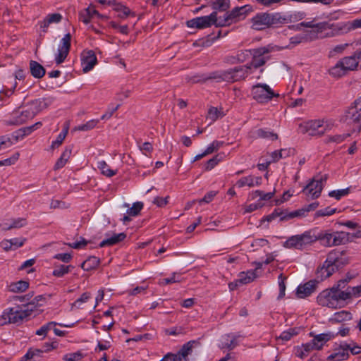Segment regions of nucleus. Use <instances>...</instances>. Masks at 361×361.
<instances>
[{"label":"nucleus","mask_w":361,"mask_h":361,"mask_svg":"<svg viewBox=\"0 0 361 361\" xmlns=\"http://www.w3.org/2000/svg\"><path fill=\"white\" fill-rule=\"evenodd\" d=\"M345 121L349 123H357L361 126V106L353 102L345 112Z\"/></svg>","instance_id":"nucleus-17"},{"label":"nucleus","mask_w":361,"mask_h":361,"mask_svg":"<svg viewBox=\"0 0 361 361\" xmlns=\"http://www.w3.org/2000/svg\"><path fill=\"white\" fill-rule=\"evenodd\" d=\"M144 204L142 202H136L133 204V206L128 209L127 214L128 216H136L140 211L143 209Z\"/></svg>","instance_id":"nucleus-53"},{"label":"nucleus","mask_w":361,"mask_h":361,"mask_svg":"<svg viewBox=\"0 0 361 361\" xmlns=\"http://www.w3.org/2000/svg\"><path fill=\"white\" fill-rule=\"evenodd\" d=\"M99 122V119H92L84 124L79 125L75 129L80 131H88L93 129Z\"/></svg>","instance_id":"nucleus-52"},{"label":"nucleus","mask_w":361,"mask_h":361,"mask_svg":"<svg viewBox=\"0 0 361 361\" xmlns=\"http://www.w3.org/2000/svg\"><path fill=\"white\" fill-rule=\"evenodd\" d=\"M352 318V314L348 311L342 310L334 314V319L338 322L350 320Z\"/></svg>","instance_id":"nucleus-56"},{"label":"nucleus","mask_w":361,"mask_h":361,"mask_svg":"<svg viewBox=\"0 0 361 361\" xmlns=\"http://www.w3.org/2000/svg\"><path fill=\"white\" fill-rule=\"evenodd\" d=\"M243 69H230L227 74H219L217 72H213L209 75H195L188 78V82L191 83L204 82L208 80L214 79L217 81L226 80L232 79L233 80H238V73H240Z\"/></svg>","instance_id":"nucleus-9"},{"label":"nucleus","mask_w":361,"mask_h":361,"mask_svg":"<svg viewBox=\"0 0 361 361\" xmlns=\"http://www.w3.org/2000/svg\"><path fill=\"white\" fill-rule=\"evenodd\" d=\"M337 30L341 32H348L351 30L361 28V18L351 22L343 23L336 25Z\"/></svg>","instance_id":"nucleus-26"},{"label":"nucleus","mask_w":361,"mask_h":361,"mask_svg":"<svg viewBox=\"0 0 361 361\" xmlns=\"http://www.w3.org/2000/svg\"><path fill=\"white\" fill-rule=\"evenodd\" d=\"M349 188L329 192V195L331 197H335L336 200H340L341 197L346 196L349 194Z\"/></svg>","instance_id":"nucleus-60"},{"label":"nucleus","mask_w":361,"mask_h":361,"mask_svg":"<svg viewBox=\"0 0 361 361\" xmlns=\"http://www.w3.org/2000/svg\"><path fill=\"white\" fill-rule=\"evenodd\" d=\"M25 315V314L23 311V307L20 305L6 308L0 315V326L10 324L19 325L26 319Z\"/></svg>","instance_id":"nucleus-8"},{"label":"nucleus","mask_w":361,"mask_h":361,"mask_svg":"<svg viewBox=\"0 0 361 361\" xmlns=\"http://www.w3.org/2000/svg\"><path fill=\"white\" fill-rule=\"evenodd\" d=\"M38 304L35 301H29L27 303L22 304L20 306L23 307V311L25 314V317L27 318L31 316L32 313L37 310Z\"/></svg>","instance_id":"nucleus-47"},{"label":"nucleus","mask_w":361,"mask_h":361,"mask_svg":"<svg viewBox=\"0 0 361 361\" xmlns=\"http://www.w3.org/2000/svg\"><path fill=\"white\" fill-rule=\"evenodd\" d=\"M97 62L96 55L92 50L83 51L81 54V63L83 68H93Z\"/></svg>","instance_id":"nucleus-22"},{"label":"nucleus","mask_w":361,"mask_h":361,"mask_svg":"<svg viewBox=\"0 0 361 361\" xmlns=\"http://www.w3.org/2000/svg\"><path fill=\"white\" fill-rule=\"evenodd\" d=\"M239 337V335L233 333L222 336L219 348L229 350L234 349L238 345L237 339Z\"/></svg>","instance_id":"nucleus-19"},{"label":"nucleus","mask_w":361,"mask_h":361,"mask_svg":"<svg viewBox=\"0 0 361 361\" xmlns=\"http://www.w3.org/2000/svg\"><path fill=\"white\" fill-rule=\"evenodd\" d=\"M83 357L84 356L80 351H77L64 355L63 360L64 361H80Z\"/></svg>","instance_id":"nucleus-59"},{"label":"nucleus","mask_w":361,"mask_h":361,"mask_svg":"<svg viewBox=\"0 0 361 361\" xmlns=\"http://www.w3.org/2000/svg\"><path fill=\"white\" fill-rule=\"evenodd\" d=\"M262 183V177L261 176H248L242 177L240 178L237 183L236 185L238 188H243L245 186H248L250 188L254 187V186H258Z\"/></svg>","instance_id":"nucleus-23"},{"label":"nucleus","mask_w":361,"mask_h":361,"mask_svg":"<svg viewBox=\"0 0 361 361\" xmlns=\"http://www.w3.org/2000/svg\"><path fill=\"white\" fill-rule=\"evenodd\" d=\"M348 348L350 344L346 342H342L336 352L327 357L328 361H343L346 360L349 357Z\"/></svg>","instance_id":"nucleus-18"},{"label":"nucleus","mask_w":361,"mask_h":361,"mask_svg":"<svg viewBox=\"0 0 361 361\" xmlns=\"http://www.w3.org/2000/svg\"><path fill=\"white\" fill-rule=\"evenodd\" d=\"M289 41H290V42H289L288 45H287L284 47H279L281 48V50L283 49H292L293 47H294L295 46H296L300 43L306 42L302 33L296 35L293 37H291L290 38Z\"/></svg>","instance_id":"nucleus-46"},{"label":"nucleus","mask_w":361,"mask_h":361,"mask_svg":"<svg viewBox=\"0 0 361 361\" xmlns=\"http://www.w3.org/2000/svg\"><path fill=\"white\" fill-rule=\"evenodd\" d=\"M315 242L319 241L324 247H332L345 244L348 241V233L343 231H331L330 230H319L313 228Z\"/></svg>","instance_id":"nucleus-3"},{"label":"nucleus","mask_w":361,"mask_h":361,"mask_svg":"<svg viewBox=\"0 0 361 361\" xmlns=\"http://www.w3.org/2000/svg\"><path fill=\"white\" fill-rule=\"evenodd\" d=\"M34 131L32 126H27L18 129L15 132L16 139H23L25 136L29 135Z\"/></svg>","instance_id":"nucleus-58"},{"label":"nucleus","mask_w":361,"mask_h":361,"mask_svg":"<svg viewBox=\"0 0 361 361\" xmlns=\"http://www.w3.org/2000/svg\"><path fill=\"white\" fill-rule=\"evenodd\" d=\"M336 208L326 207V208L317 211L316 213L314 214V217L317 218L321 216H329L335 214L336 212Z\"/></svg>","instance_id":"nucleus-55"},{"label":"nucleus","mask_w":361,"mask_h":361,"mask_svg":"<svg viewBox=\"0 0 361 361\" xmlns=\"http://www.w3.org/2000/svg\"><path fill=\"white\" fill-rule=\"evenodd\" d=\"M289 155V151L286 149H281L280 150H275L273 152H271V161L272 162H276L280 159L286 158L288 157Z\"/></svg>","instance_id":"nucleus-54"},{"label":"nucleus","mask_w":361,"mask_h":361,"mask_svg":"<svg viewBox=\"0 0 361 361\" xmlns=\"http://www.w3.org/2000/svg\"><path fill=\"white\" fill-rule=\"evenodd\" d=\"M319 281L310 280L304 284L299 285L296 288V295L298 298H305L316 290Z\"/></svg>","instance_id":"nucleus-16"},{"label":"nucleus","mask_w":361,"mask_h":361,"mask_svg":"<svg viewBox=\"0 0 361 361\" xmlns=\"http://www.w3.org/2000/svg\"><path fill=\"white\" fill-rule=\"evenodd\" d=\"M69 127L68 124L64 125L62 130L58 135L56 139L51 142V148L55 149L59 147L65 140L68 133Z\"/></svg>","instance_id":"nucleus-38"},{"label":"nucleus","mask_w":361,"mask_h":361,"mask_svg":"<svg viewBox=\"0 0 361 361\" xmlns=\"http://www.w3.org/2000/svg\"><path fill=\"white\" fill-rule=\"evenodd\" d=\"M137 145L142 154L146 156H148L153 151V146L149 142H145L142 144H140V142H137Z\"/></svg>","instance_id":"nucleus-63"},{"label":"nucleus","mask_w":361,"mask_h":361,"mask_svg":"<svg viewBox=\"0 0 361 361\" xmlns=\"http://www.w3.org/2000/svg\"><path fill=\"white\" fill-rule=\"evenodd\" d=\"M331 121L321 119L310 120L300 125L302 133H308L311 136H322L325 132L331 129Z\"/></svg>","instance_id":"nucleus-6"},{"label":"nucleus","mask_w":361,"mask_h":361,"mask_svg":"<svg viewBox=\"0 0 361 361\" xmlns=\"http://www.w3.org/2000/svg\"><path fill=\"white\" fill-rule=\"evenodd\" d=\"M99 264V258L95 256H90L81 264V268L84 271H88L97 269Z\"/></svg>","instance_id":"nucleus-28"},{"label":"nucleus","mask_w":361,"mask_h":361,"mask_svg":"<svg viewBox=\"0 0 361 361\" xmlns=\"http://www.w3.org/2000/svg\"><path fill=\"white\" fill-rule=\"evenodd\" d=\"M71 35L70 33L66 34L61 39L57 49V54L55 56L56 65L61 64L67 57L71 47Z\"/></svg>","instance_id":"nucleus-14"},{"label":"nucleus","mask_w":361,"mask_h":361,"mask_svg":"<svg viewBox=\"0 0 361 361\" xmlns=\"http://www.w3.org/2000/svg\"><path fill=\"white\" fill-rule=\"evenodd\" d=\"M350 136V133H344V134H339V135H328L325 138V143H336L339 144L343 142L345 139H347L348 137Z\"/></svg>","instance_id":"nucleus-42"},{"label":"nucleus","mask_w":361,"mask_h":361,"mask_svg":"<svg viewBox=\"0 0 361 361\" xmlns=\"http://www.w3.org/2000/svg\"><path fill=\"white\" fill-rule=\"evenodd\" d=\"M31 109H32V111H36V114L39 113V111H42L43 109H47L44 103L42 102V99L39 98L34 102H32V104L30 105Z\"/></svg>","instance_id":"nucleus-64"},{"label":"nucleus","mask_w":361,"mask_h":361,"mask_svg":"<svg viewBox=\"0 0 361 361\" xmlns=\"http://www.w3.org/2000/svg\"><path fill=\"white\" fill-rule=\"evenodd\" d=\"M71 149L69 148L65 149V150L62 152L61 157L56 161L54 166V170H59L63 168L66 164L71 157Z\"/></svg>","instance_id":"nucleus-32"},{"label":"nucleus","mask_w":361,"mask_h":361,"mask_svg":"<svg viewBox=\"0 0 361 361\" xmlns=\"http://www.w3.org/2000/svg\"><path fill=\"white\" fill-rule=\"evenodd\" d=\"M274 195V192H264L262 190H257L252 193V198L259 197L258 202H261V201H267L271 200Z\"/></svg>","instance_id":"nucleus-50"},{"label":"nucleus","mask_w":361,"mask_h":361,"mask_svg":"<svg viewBox=\"0 0 361 361\" xmlns=\"http://www.w3.org/2000/svg\"><path fill=\"white\" fill-rule=\"evenodd\" d=\"M300 329L290 328L286 331H283L279 336V338L282 341H288L290 340L294 336L299 334Z\"/></svg>","instance_id":"nucleus-49"},{"label":"nucleus","mask_w":361,"mask_h":361,"mask_svg":"<svg viewBox=\"0 0 361 361\" xmlns=\"http://www.w3.org/2000/svg\"><path fill=\"white\" fill-rule=\"evenodd\" d=\"M200 345L199 340H191L185 343L178 352L181 357H183L185 361L188 360V356L191 354L193 348Z\"/></svg>","instance_id":"nucleus-25"},{"label":"nucleus","mask_w":361,"mask_h":361,"mask_svg":"<svg viewBox=\"0 0 361 361\" xmlns=\"http://www.w3.org/2000/svg\"><path fill=\"white\" fill-rule=\"evenodd\" d=\"M26 239L24 238H13L10 240H8L9 242V247H12V249L15 250L18 247H22Z\"/></svg>","instance_id":"nucleus-62"},{"label":"nucleus","mask_w":361,"mask_h":361,"mask_svg":"<svg viewBox=\"0 0 361 361\" xmlns=\"http://www.w3.org/2000/svg\"><path fill=\"white\" fill-rule=\"evenodd\" d=\"M29 288V283L26 281H18L11 283L9 286V290L13 293H22Z\"/></svg>","instance_id":"nucleus-34"},{"label":"nucleus","mask_w":361,"mask_h":361,"mask_svg":"<svg viewBox=\"0 0 361 361\" xmlns=\"http://www.w3.org/2000/svg\"><path fill=\"white\" fill-rule=\"evenodd\" d=\"M225 116V114L219 110L216 107L212 106L208 110L207 118L212 121H216L219 118H222Z\"/></svg>","instance_id":"nucleus-51"},{"label":"nucleus","mask_w":361,"mask_h":361,"mask_svg":"<svg viewBox=\"0 0 361 361\" xmlns=\"http://www.w3.org/2000/svg\"><path fill=\"white\" fill-rule=\"evenodd\" d=\"M252 27L256 30H263L269 27H278L288 23L286 16L281 13H259L251 19Z\"/></svg>","instance_id":"nucleus-2"},{"label":"nucleus","mask_w":361,"mask_h":361,"mask_svg":"<svg viewBox=\"0 0 361 361\" xmlns=\"http://www.w3.org/2000/svg\"><path fill=\"white\" fill-rule=\"evenodd\" d=\"M214 10L226 11L229 8V0H206Z\"/></svg>","instance_id":"nucleus-36"},{"label":"nucleus","mask_w":361,"mask_h":361,"mask_svg":"<svg viewBox=\"0 0 361 361\" xmlns=\"http://www.w3.org/2000/svg\"><path fill=\"white\" fill-rule=\"evenodd\" d=\"M251 94L253 99L259 103H267L274 97H279L268 85L260 83L252 86Z\"/></svg>","instance_id":"nucleus-12"},{"label":"nucleus","mask_w":361,"mask_h":361,"mask_svg":"<svg viewBox=\"0 0 361 361\" xmlns=\"http://www.w3.org/2000/svg\"><path fill=\"white\" fill-rule=\"evenodd\" d=\"M283 216H285V211L277 208V209H275L271 214L264 216L262 219V221H267V222H271V221L275 219L276 217L280 218V221H285L286 220L282 219Z\"/></svg>","instance_id":"nucleus-48"},{"label":"nucleus","mask_w":361,"mask_h":361,"mask_svg":"<svg viewBox=\"0 0 361 361\" xmlns=\"http://www.w3.org/2000/svg\"><path fill=\"white\" fill-rule=\"evenodd\" d=\"M56 325H59L61 326L68 327L71 328L74 326V324H62L56 323V322H49L44 325H42L39 329H37L35 332L36 335L38 336H43L45 337L47 334V333L51 330L54 327H55Z\"/></svg>","instance_id":"nucleus-27"},{"label":"nucleus","mask_w":361,"mask_h":361,"mask_svg":"<svg viewBox=\"0 0 361 361\" xmlns=\"http://www.w3.org/2000/svg\"><path fill=\"white\" fill-rule=\"evenodd\" d=\"M324 30H317V28H312L310 30L305 31L302 35L305 38L306 42L315 40L319 37V34H321Z\"/></svg>","instance_id":"nucleus-44"},{"label":"nucleus","mask_w":361,"mask_h":361,"mask_svg":"<svg viewBox=\"0 0 361 361\" xmlns=\"http://www.w3.org/2000/svg\"><path fill=\"white\" fill-rule=\"evenodd\" d=\"M348 264L346 255L342 252H331L323 265L317 269V278L323 281Z\"/></svg>","instance_id":"nucleus-1"},{"label":"nucleus","mask_w":361,"mask_h":361,"mask_svg":"<svg viewBox=\"0 0 361 361\" xmlns=\"http://www.w3.org/2000/svg\"><path fill=\"white\" fill-rule=\"evenodd\" d=\"M219 23V19L217 18V13L214 11L209 16L197 17L188 20L187 25L190 28L204 29L212 25L219 27L218 25Z\"/></svg>","instance_id":"nucleus-13"},{"label":"nucleus","mask_w":361,"mask_h":361,"mask_svg":"<svg viewBox=\"0 0 361 361\" xmlns=\"http://www.w3.org/2000/svg\"><path fill=\"white\" fill-rule=\"evenodd\" d=\"M250 11V6L249 5L235 7L230 12L226 13L223 19L219 18L218 25L219 26L224 27L243 20L246 18Z\"/></svg>","instance_id":"nucleus-10"},{"label":"nucleus","mask_w":361,"mask_h":361,"mask_svg":"<svg viewBox=\"0 0 361 361\" xmlns=\"http://www.w3.org/2000/svg\"><path fill=\"white\" fill-rule=\"evenodd\" d=\"M106 238L103 240L99 243L100 247H104L106 246H111V245H116V244L123 241L126 238V235L124 233H114L113 235L110 236V234L106 233Z\"/></svg>","instance_id":"nucleus-24"},{"label":"nucleus","mask_w":361,"mask_h":361,"mask_svg":"<svg viewBox=\"0 0 361 361\" xmlns=\"http://www.w3.org/2000/svg\"><path fill=\"white\" fill-rule=\"evenodd\" d=\"M16 87L17 82H15L14 84L10 88L3 89L0 90V102H1L0 105L3 106L8 103V99L13 94L14 90Z\"/></svg>","instance_id":"nucleus-35"},{"label":"nucleus","mask_w":361,"mask_h":361,"mask_svg":"<svg viewBox=\"0 0 361 361\" xmlns=\"http://www.w3.org/2000/svg\"><path fill=\"white\" fill-rule=\"evenodd\" d=\"M107 5L111 6L114 11L122 13V16H121L122 18L127 17L130 13V9L127 6L115 0L108 1Z\"/></svg>","instance_id":"nucleus-31"},{"label":"nucleus","mask_w":361,"mask_h":361,"mask_svg":"<svg viewBox=\"0 0 361 361\" xmlns=\"http://www.w3.org/2000/svg\"><path fill=\"white\" fill-rule=\"evenodd\" d=\"M351 279V277H347L343 279H341L338 281L337 284L336 286H334L332 288L334 290H335L337 293L340 292H351V288L353 287L351 286H347L348 282Z\"/></svg>","instance_id":"nucleus-39"},{"label":"nucleus","mask_w":361,"mask_h":361,"mask_svg":"<svg viewBox=\"0 0 361 361\" xmlns=\"http://www.w3.org/2000/svg\"><path fill=\"white\" fill-rule=\"evenodd\" d=\"M27 221L25 218H17L12 219L10 224H5V226L2 228L3 231H9L13 228H20L27 225Z\"/></svg>","instance_id":"nucleus-33"},{"label":"nucleus","mask_w":361,"mask_h":361,"mask_svg":"<svg viewBox=\"0 0 361 361\" xmlns=\"http://www.w3.org/2000/svg\"><path fill=\"white\" fill-rule=\"evenodd\" d=\"M350 299L348 293H337L331 288L322 291L317 298V303L323 307L336 309L341 302Z\"/></svg>","instance_id":"nucleus-5"},{"label":"nucleus","mask_w":361,"mask_h":361,"mask_svg":"<svg viewBox=\"0 0 361 361\" xmlns=\"http://www.w3.org/2000/svg\"><path fill=\"white\" fill-rule=\"evenodd\" d=\"M314 229L305 231L301 234L288 237L283 246L287 249L304 250L315 243Z\"/></svg>","instance_id":"nucleus-4"},{"label":"nucleus","mask_w":361,"mask_h":361,"mask_svg":"<svg viewBox=\"0 0 361 361\" xmlns=\"http://www.w3.org/2000/svg\"><path fill=\"white\" fill-rule=\"evenodd\" d=\"M35 115L36 111H32V109H31L30 106L25 110L14 112L10 121V123L13 125H21L34 118Z\"/></svg>","instance_id":"nucleus-15"},{"label":"nucleus","mask_w":361,"mask_h":361,"mask_svg":"<svg viewBox=\"0 0 361 361\" xmlns=\"http://www.w3.org/2000/svg\"><path fill=\"white\" fill-rule=\"evenodd\" d=\"M257 137L267 139L270 140H276L278 139V135L272 131H269L266 128H259L255 131Z\"/></svg>","instance_id":"nucleus-37"},{"label":"nucleus","mask_w":361,"mask_h":361,"mask_svg":"<svg viewBox=\"0 0 361 361\" xmlns=\"http://www.w3.org/2000/svg\"><path fill=\"white\" fill-rule=\"evenodd\" d=\"M94 17L102 18H103V16L101 15L93 6H89L81 11L79 13L80 20L85 25L90 23L91 19Z\"/></svg>","instance_id":"nucleus-20"},{"label":"nucleus","mask_w":361,"mask_h":361,"mask_svg":"<svg viewBox=\"0 0 361 361\" xmlns=\"http://www.w3.org/2000/svg\"><path fill=\"white\" fill-rule=\"evenodd\" d=\"M97 168L103 175L107 177H112L116 173V171L111 169L106 162L103 160L98 161Z\"/></svg>","instance_id":"nucleus-43"},{"label":"nucleus","mask_w":361,"mask_h":361,"mask_svg":"<svg viewBox=\"0 0 361 361\" xmlns=\"http://www.w3.org/2000/svg\"><path fill=\"white\" fill-rule=\"evenodd\" d=\"M286 280V277L283 275V274H279L278 277L279 281V294L278 295V300L283 298L285 295L286 291V284L285 281Z\"/></svg>","instance_id":"nucleus-57"},{"label":"nucleus","mask_w":361,"mask_h":361,"mask_svg":"<svg viewBox=\"0 0 361 361\" xmlns=\"http://www.w3.org/2000/svg\"><path fill=\"white\" fill-rule=\"evenodd\" d=\"M256 277V269L249 270L246 272H240L238 275V281L240 284H247L254 281Z\"/></svg>","instance_id":"nucleus-30"},{"label":"nucleus","mask_w":361,"mask_h":361,"mask_svg":"<svg viewBox=\"0 0 361 361\" xmlns=\"http://www.w3.org/2000/svg\"><path fill=\"white\" fill-rule=\"evenodd\" d=\"M327 178L326 174L314 177L303 188L302 192L313 200L318 198L321 195Z\"/></svg>","instance_id":"nucleus-11"},{"label":"nucleus","mask_w":361,"mask_h":361,"mask_svg":"<svg viewBox=\"0 0 361 361\" xmlns=\"http://www.w3.org/2000/svg\"><path fill=\"white\" fill-rule=\"evenodd\" d=\"M306 16V13L304 11H298L291 13L289 16H286L288 19V23L299 21L304 19Z\"/></svg>","instance_id":"nucleus-61"},{"label":"nucleus","mask_w":361,"mask_h":361,"mask_svg":"<svg viewBox=\"0 0 361 361\" xmlns=\"http://www.w3.org/2000/svg\"><path fill=\"white\" fill-rule=\"evenodd\" d=\"M73 268L71 265L60 264L55 267L52 271L53 276L56 277H63L66 274L69 273Z\"/></svg>","instance_id":"nucleus-41"},{"label":"nucleus","mask_w":361,"mask_h":361,"mask_svg":"<svg viewBox=\"0 0 361 361\" xmlns=\"http://www.w3.org/2000/svg\"><path fill=\"white\" fill-rule=\"evenodd\" d=\"M281 48L276 45L269 44L267 47H260L252 50H246V55L252 56L251 65L254 68H259L264 66L269 59L268 54L272 51H280Z\"/></svg>","instance_id":"nucleus-7"},{"label":"nucleus","mask_w":361,"mask_h":361,"mask_svg":"<svg viewBox=\"0 0 361 361\" xmlns=\"http://www.w3.org/2000/svg\"><path fill=\"white\" fill-rule=\"evenodd\" d=\"M300 25L308 28H317V30H325L329 28V25L326 22L316 23L314 20L310 21H303L300 23Z\"/></svg>","instance_id":"nucleus-40"},{"label":"nucleus","mask_w":361,"mask_h":361,"mask_svg":"<svg viewBox=\"0 0 361 361\" xmlns=\"http://www.w3.org/2000/svg\"><path fill=\"white\" fill-rule=\"evenodd\" d=\"M335 337V334L331 332L322 333L315 335L312 340L315 350H321L324 344Z\"/></svg>","instance_id":"nucleus-21"},{"label":"nucleus","mask_w":361,"mask_h":361,"mask_svg":"<svg viewBox=\"0 0 361 361\" xmlns=\"http://www.w3.org/2000/svg\"><path fill=\"white\" fill-rule=\"evenodd\" d=\"M307 215V213L304 209V207L297 209L293 212H288L287 211H285V216H283L282 219L283 220H290L295 217H301V216H305Z\"/></svg>","instance_id":"nucleus-45"},{"label":"nucleus","mask_w":361,"mask_h":361,"mask_svg":"<svg viewBox=\"0 0 361 361\" xmlns=\"http://www.w3.org/2000/svg\"><path fill=\"white\" fill-rule=\"evenodd\" d=\"M358 62L356 57L346 56L339 61L334 68H357Z\"/></svg>","instance_id":"nucleus-29"}]
</instances>
